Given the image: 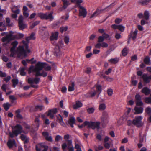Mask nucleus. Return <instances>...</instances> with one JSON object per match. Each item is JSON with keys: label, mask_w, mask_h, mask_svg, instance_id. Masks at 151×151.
Returning a JSON list of instances; mask_svg holds the SVG:
<instances>
[{"label": "nucleus", "mask_w": 151, "mask_h": 151, "mask_svg": "<svg viewBox=\"0 0 151 151\" xmlns=\"http://www.w3.org/2000/svg\"><path fill=\"white\" fill-rule=\"evenodd\" d=\"M58 35L59 33L58 32H56L54 33H52L50 37V40L52 41L57 40Z\"/></svg>", "instance_id": "aec40b11"}, {"label": "nucleus", "mask_w": 151, "mask_h": 151, "mask_svg": "<svg viewBox=\"0 0 151 151\" xmlns=\"http://www.w3.org/2000/svg\"><path fill=\"white\" fill-rule=\"evenodd\" d=\"M116 4L115 2H113L110 4L106 7L103 9H101L100 8H97L93 13L90 17V18H92L94 17L97 16L98 15L101 14V12L104 11L106 10L107 9H110L113 6Z\"/></svg>", "instance_id": "20e7f679"}, {"label": "nucleus", "mask_w": 151, "mask_h": 151, "mask_svg": "<svg viewBox=\"0 0 151 151\" xmlns=\"http://www.w3.org/2000/svg\"><path fill=\"white\" fill-rule=\"evenodd\" d=\"M53 14L52 12L50 13L46 12V20H49L50 21H52L54 19Z\"/></svg>", "instance_id": "a211bd4d"}, {"label": "nucleus", "mask_w": 151, "mask_h": 151, "mask_svg": "<svg viewBox=\"0 0 151 151\" xmlns=\"http://www.w3.org/2000/svg\"><path fill=\"white\" fill-rule=\"evenodd\" d=\"M111 27L114 29H117L121 32H123L125 29V27L122 25H116L113 24L111 25Z\"/></svg>", "instance_id": "ddd939ff"}, {"label": "nucleus", "mask_w": 151, "mask_h": 151, "mask_svg": "<svg viewBox=\"0 0 151 151\" xmlns=\"http://www.w3.org/2000/svg\"><path fill=\"white\" fill-rule=\"evenodd\" d=\"M142 117L141 116L135 117L132 121V124L138 128L142 127L143 124L142 122Z\"/></svg>", "instance_id": "39448f33"}, {"label": "nucleus", "mask_w": 151, "mask_h": 151, "mask_svg": "<svg viewBox=\"0 0 151 151\" xmlns=\"http://www.w3.org/2000/svg\"><path fill=\"white\" fill-rule=\"evenodd\" d=\"M11 35H7L6 37H3L1 40L2 42H6L7 43H8L12 40V39L11 38Z\"/></svg>", "instance_id": "4be33fe9"}, {"label": "nucleus", "mask_w": 151, "mask_h": 151, "mask_svg": "<svg viewBox=\"0 0 151 151\" xmlns=\"http://www.w3.org/2000/svg\"><path fill=\"white\" fill-rule=\"evenodd\" d=\"M79 8V15L80 16H82L83 17L85 18L86 17L87 12L86 9L83 7L82 6L78 7Z\"/></svg>", "instance_id": "9b49d317"}, {"label": "nucleus", "mask_w": 151, "mask_h": 151, "mask_svg": "<svg viewBox=\"0 0 151 151\" xmlns=\"http://www.w3.org/2000/svg\"><path fill=\"white\" fill-rule=\"evenodd\" d=\"M151 1V0H140L138 1L137 3L139 5L144 6L147 4Z\"/></svg>", "instance_id": "b1692460"}, {"label": "nucleus", "mask_w": 151, "mask_h": 151, "mask_svg": "<svg viewBox=\"0 0 151 151\" xmlns=\"http://www.w3.org/2000/svg\"><path fill=\"white\" fill-rule=\"evenodd\" d=\"M149 12L145 11L144 13L143 18L146 20H148L149 18Z\"/></svg>", "instance_id": "f704fd0d"}, {"label": "nucleus", "mask_w": 151, "mask_h": 151, "mask_svg": "<svg viewBox=\"0 0 151 151\" xmlns=\"http://www.w3.org/2000/svg\"><path fill=\"white\" fill-rule=\"evenodd\" d=\"M131 58L132 60L134 61L137 59V55H134L131 56Z\"/></svg>", "instance_id": "e2e57ef3"}, {"label": "nucleus", "mask_w": 151, "mask_h": 151, "mask_svg": "<svg viewBox=\"0 0 151 151\" xmlns=\"http://www.w3.org/2000/svg\"><path fill=\"white\" fill-rule=\"evenodd\" d=\"M25 70V67H23L20 68V74L21 76H24L26 75V73L24 71Z\"/></svg>", "instance_id": "79ce46f5"}, {"label": "nucleus", "mask_w": 151, "mask_h": 151, "mask_svg": "<svg viewBox=\"0 0 151 151\" xmlns=\"http://www.w3.org/2000/svg\"><path fill=\"white\" fill-rule=\"evenodd\" d=\"M37 16L40 17L42 19L46 20V13H39L37 14Z\"/></svg>", "instance_id": "473e14b6"}, {"label": "nucleus", "mask_w": 151, "mask_h": 151, "mask_svg": "<svg viewBox=\"0 0 151 151\" xmlns=\"http://www.w3.org/2000/svg\"><path fill=\"white\" fill-rule=\"evenodd\" d=\"M55 139V141L57 142L60 140H62L63 139V137L61 136L58 135L56 136Z\"/></svg>", "instance_id": "5fc2aeb1"}, {"label": "nucleus", "mask_w": 151, "mask_h": 151, "mask_svg": "<svg viewBox=\"0 0 151 151\" xmlns=\"http://www.w3.org/2000/svg\"><path fill=\"white\" fill-rule=\"evenodd\" d=\"M44 69L45 71H50L51 70V67L49 65H47L46 67L44 68Z\"/></svg>", "instance_id": "0e129e2a"}, {"label": "nucleus", "mask_w": 151, "mask_h": 151, "mask_svg": "<svg viewBox=\"0 0 151 151\" xmlns=\"http://www.w3.org/2000/svg\"><path fill=\"white\" fill-rule=\"evenodd\" d=\"M40 80V79L39 78H29L28 79L27 82L31 84V87L37 88H38V86L37 85H34L32 84L34 83L36 84H38L39 83Z\"/></svg>", "instance_id": "6e6552de"}, {"label": "nucleus", "mask_w": 151, "mask_h": 151, "mask_svg": "<svg viewBox=\"0 0 151 151\" xmlns=\"http://www.w3.org/2000/svg\"><path fill=\"white\" fill-rule=\"evenodd\" d=\"M107 92L108 95L109 96H111L113 93V90L111 88L108 89Z\"/></svg>", "instance_id": "864d4df0"}, {"label": "nucleus", "mask_w": 151, "mask_h": 151, "mask_svg": "<svg viewBox=\"0 0 151 151\" xmlns=\"http://www.w3.org/2000/svg\"><path fill=\"white\" fill-rule=\"evenodd\" d=\"M135 111V114H141L143 112V109L142 107H135L134 108Z\"/></svg>", "instance_id": "bb28decb"}, {"label": "nucleus", "mask_w": 151, "mask_h": 151, "mask_svg": "<svg viewBox=\"0 0 151 151\" xmlns=\"http://www.w3.org/2000/svg\"><path fill=\"white\" fill-rule=\"evenodd\" d=\"M68 123L71 127L73 128V124L76 123V119L75 118L73 117L70 118L68 121Z\"/></svg>", "instance_id": "5701e85b"}, {"label": "nucleus", "mask_w": 151, "mask_h": 151, "mask_svg": "<svg viewBox=\"0 0 151 151\" xmlns=\"http://www.w3.org/2000/svg\"><path fill=\"white\" fill-rule=\"evenodd\" d=\"M104 148L101 145H99L98 147L95 149L96 151H99L103 149Z\"/></svg>", "instance_id": "13d9d810"}, {"label": "nucleus", "mask_w": 151, "mask_h": 151, "mask_svg": "<svg viewBox=\"0 0 151 151\" xmlns=\"http://www.w3.org/2000/svg\"><path fill=\"white\" fill-rule=\"evenodd\" d=\"M12 86L14 88L19 83V80L17 79H13L12 80Z\"/></svg>", "instance_id": "ea45409f"}, {"label": "nucleus", "mask_w": 151, "mask_h": 151, "mask_svg": "<svg viewBox=\"0 0 151 151\" xmlns=\"http://www.w3.org/2000/svg\"><path fill=\"white\" fill-rule=\"evenodd\" d=\"M141 78L143 79L144 83L145 84L148 83L150 82V81L147 74L144 73L142 76Z\"/></svg>", "instance_id": "dca6fc26"}, {"label": "nucleus", "mask_w": 151, "mask_h": 151, "mask_svg": "<svg viewBox=\"0 0 151 151\" xmlns=\"http://www.w3.org/2000/svg\"><path fill=\"white\" fill-rule=\"evenodd\" d=\"M68 29L67 27H60V30L61 33H62L66 31Z\"/></svg>", "instance_id": "8fccbe9b"}, {"label": "nucleus", "mask_w": 151, "mask_h": 151, "mask_svg": "<svg viewBox=\"0 0 151 151\" xmlns=\"http://www.w3.org/2000/svg\"><path fill=\"white\" fill-rule=\"evenodd\" d=\"M63 4V6L62 8L59 9L60 11L62 10V9H65L67 8V6L69 5V3L67 0H62Z\"/></svg>", "instance_id": "7c9ffc66"}, {"label": "nucleus", "mask_w": 151, "mask_h": 151, "mask_svg": "<svg viewBox=\"0 0 151 151\" xmlns=\"http://www.w3.org/2000/svg\"><path fill=\"white\" fill-rule=\"evenodd\" d=\"M83 2L82 0H76V4L75 5V7H79L81 6V4Z\"/></svg>", "instance_id": "37998d69"}, {"label": "nucleus", "mask_w": 151, "mask_h": 151, "mask_svg": "<svg viewBox=\"0 0 151 151\" xmlns=\"http://www.w3.org/2000/svg\"><path fill=\"white\" fill-rule=\"evenodd\" d=\"M100 123L99 122H89L86 121L82 124L78 125V127L79 128H81L86 126H88V128H91L94 130L96 128L98 129L100 128Z\"/></svg>", "instance_id": "7ed1b4c3"}, {"label": "nucleus", "mask_w": 151, "mask_h": 151, "mask_svg": "<svg viewBox=\"0 0 151 151\" xmlns=\"http://www.w3.org/2000/svg\"><path fill=\"white\" fill-rule=\"evenodd\" d=\"M119 59L117 58H111L108 60V61L109 62L113 64H116L119 61Z\"/></svg>", "instance_id": "2f4dec72"}, {"label": "nucleus", "mask_w": 151, "mask_h": 151, "mask_svg": "<svg viewBox=\"0 0 151 151\" xmlns=\"http://www.w3.org/2000/svg\"><path fill=\"white\" fill-rule=\"evenodd\" d=\"M13 133L17 135L21 134L22 133H24V131L23 129L22 126L19 124H17L13 128Z\"/></svg>", "instance_id": "0eeeda50"}, {"label": "nucleus", "mask_w": 151, "mask_h": 151, "mask_svg": "<svg viewBox=\"0 0 151 151\" xmlns=\"http://www.w3.org/2000/svg\"><path fill=\"white\" fill-rule=\"evenodd\" d=\"M74 83L73 82L69 84L68 88V90L69 91H72L74 90Z\"/></svg>", "instance_id": "e433bc0d"}, {"label": "nucleus", "mask_w": 151, "mask_h": 151, "mask_svg": "<svg viewBox=\"0 0 151 151\" xmlns=\"http://www.w3.org/2000/svg\"><path fill=\"white\" fill-rule=\"evenodd\" d=\"M22 43L23 45L20 46L19 47L18 51L20 55L26 57L27 55V52L29 53L30 52V50L28 49L29 45H28L27 43L26 42V41L24 40L22 41Z\"/></svg>", "instance_id": "f03ea898"}, {"label": "nucleus", "mask_w": 151, "mask_h": 151, "mask_svg": "<svg viewBox=\"0 0 151 151\" xmlns=\"http://www.w3.org/2000/svg\"><path fill=\"white\" fill-rule=\"evenodd\" d=\"M47 65V63H46L38 62L37 63L35 67L32 65L29 67L28 73L30 74L32 72L37 73L38 71H40Z\"/></svg>", "instance_id": "f257e3e1"}, {"label": "nucleus", "mask_w": 151, "mask_h": 151, "mask_svg": "<svg viewBox=\"0 0 151 151\" xmlns=\"http://www.w3.org/2000/svg\"><path fill=\"white\" fill-rule=\"evenodd\" d=\"M24 18L22 15L19 16L18 18V26L21 30H23L27 27L26 24L24 23Z\"/></svg>", "instance_id": "1a4fd4ad"}, {"label": "nucleus", "mask_w": 151, "mask_h": 151, "mask_svg": "<svg viewBox=\"0 0 151 151\" xmlns=\"http://www.w3.org/2000/svg\"><path fill=\"white\" fill-rule=\"evenodd\" d=\"M40 22V21H36L32 23V25L30 26V28L31 29L33 28L35 26L37 25Z\"/></svg>", "instance_id": "de8ad7c7"}, {"label": "nucleus", "mask_w": 151, "mask_h": 151, "mask_svg": "<svg viewBox=\"0 0 151 151\" xmlns=\"http://www.w3.org/2000/svg\"><path fill=\"white\" fill-rule=\"evenodd\" d=\"M64 42L66 44H68L69 42V38L68 36H66L64 38Z\"/></svg>", "instance_id": "bf43d9fd"}, {"label": "nucleus", "mask_w": 151, "mask_h": 151, "mask_svg": "<svg viewBox=\"0 0 151 151\" xmlns=\"http://www.w3.org/2000/svg\"><path fill=\"white\" fill-rule=\"evenodd\" d=\"M54 55L57 56H58L60 54V52L59 47L58 45H56L54 49Z\"/></svg>", "instance_id": "a878e982"}, {"label": "nucleus", "mask_w": 151, "mask_h": 151, "mask_svg": "<svg viewBox=\"0 0 151 151\" xmlns=\"http://www.w3.org/2000/svg\"><path fill=\"white\" fill-rule=\"evenodd\" d=\"M7 145L9 149L12 148L13 146H16V142L15 140H9L7 143Z\"/></svg>", "instance_id": "f3484780"}, {"label": "nucleus", "mask_w": 151, "mask_h": 151, "mask_svg": "<svg viewBox=\"0 0 151 151\" xmlns=\"http://www.w3.org/2000/svg\"><path fill=\"white\" fill-rule=\"evenodd\" d=\"M48 147L45 143H41L39 144L38 145H36L35 147L36 151H47Z\"/></svg>", "instance_id": "9d476101"}, {"label": "nucleus", "mask_w": 151, "mask_h": 151, "mask_svg": "<svg viewBox=\"0 0 151 151\" xmlns=\"http://www.w3.org/2000/svg\"><path fill=\"white\" fill-rule=\"evenodd\" d=\"M105 109L106 106L104 103L100 104L99 106V109L100 110H103Z\"/></svg>", "instance_id": "49530a36"}, {"label": "nucleus", "mask_w": 151, "mask_h": 151, "mask_svg": "<svg viewBox=\"0 0 151 151\" xmlns=\"http://www.w3.org/2000/svg\"><path fill=\"white\" fill-rule=\"evenodd\" d=\"M144 62L145 64L147 65H150L151 64L150 58L148 56H146L144 58Z\"/></svg>", "instance_id": "72a5a7b5"}, {"label": "nucleus", "mask_w": 151, "mask_h": 151, "mask_svg": "<svg viewBox=\"0 0 151 151\" xmlns=\"http://www.w3.org/2000/svg\"><path fill=\"white\" fill-rule=\"evenodd\" d=\"M59 117H57V119L58 120L59 123L63 127H65L66 125L65 123L63 121V119L62 117L60 114H59Z\"/></svg>", "instance_id": "393cba45"}, {"label": "nucleus", "mask_w": 151, "mask_h": 151, "mask_svg": "<svg viewBox=\"0 0 151 151\" xmlns=\"http://www.w3.org/2000/svg\"><path fill=\"white\" fill-rule=\"evenodd\" d=\"M145 112L148 114H149L151 113V109L150 107H147L145 109Z\"/></svg>", "instance_id": "338daca9"}, {"label": "nucleus", "mask_w": 151, "mask_h": 151, "mask_svg": "<svg viewBox=\"0 0 151 151\" xmlns=\"http://www.w3.org/2000/svg\"><path fill=\"white\" fill-rule=\"evenodd\" d=\"M102 36L104 37V39H106L110 40V39L109 35L106 33H104L102 35Z\"/></svg>", "instance_id": "4d7b16f0"}, {"label": "nucleus", "mask_w": 151, "mask_h": 151, "mask_svg": "<svg viewBox=\"0 0 151 151\" xmlns=\"http://www.w3.org/2000/svg\"><path fill=\"white\" fill-rule=\"evenodd\" d=\"M145 102L148 104H151V97H146L145 99Z\"/></svg>", "instance_id": "3c124183"}, {"label": "nucleus", "mask_w": 151, "mask_h": 151, "mask_svg": "<svg viewBox=\"0 0 151 151\" xmlns=\"http://www.w3.org/2000/svg\"><path fill=\"white\" fill-rule=\"evenodd\" d=\"M42 134L47 141L50 142H52L53 139L51 136H49V133L48 132H42Z\"/></svg>", "instance_id": "f8f14e48"}, {"label": "nucleus", "mask_w": 151, "mask_h": 151, "mask_svg": "<svg viewBox=\"0 0 151 151\" xmlns=\"http://www.w3.org/2000/svg\"><path fill=\"white\" fill-rule=\"evenodd\" d=\"M127 48H124L122 51V54L123 56H125L127 54Z\"/></svg>", "instance_id": "6e6d98bb"}, {"label": "nucleus", "mask_w": 151, "mask_h": 151, "mask_svg": "<svg viewBox=\"0 0 151 151\" xmlns=\"http://www.w3.org/2000/svg\"><path fill=\"white\" fill-rule=\"evenodd\" d=\"M40 71H38L36 73L35 76H42L43 77H46L47 75V72L43 71L42 73H40Z\"/></svg>", "instance_id": "cd10ccee"}, {"label": "nucleus", "mask_w": 151, "mask_h": 151, "mask_svg": "<svg viewBox=\"0 0 151 151\" xmlns=\"http://www.w3.org/2000/svg\"><path fill=\"white\" fill-rule=\"evenodd\" d=\"M96 90H94L93 92L91 91L88 93L89 97H93L95 96L96 93H98V96L100 94L102 91L101 86L100 85H95Z\"/></svg>", "instance_id": "423d86ee"}, {"label": "nucleus", "mask_w": 151, "mask_h": 151, "mask_svg": "<svg viewBox=\"0 0 151 151\" xmlns=\"http://www.w3.org/2000/svg\"><path fill=\"white\" fill-rule=\"evenodd\" d=\"M24 36V35L22 33H18L16 35H14L13 37V40L15 39H21L23 38Z\"/></svg>", "instance_id": "c756f323"}, {"label": "nucleus", "mask_w": 151, "mask_h": 151, "mask_svg": "<svg viewBox=\"0 0 151 151\" xmlns=\"http://www.w3.org/2000/svg\"><path fill=\"white\" fill-rule=\"evenodd\" d=\"M44 107L43 105H37L35 106V111H37L38 110L41 111L44 109Z\"/></svg>", "instance_id": "58836bf2"}, {"label": "nucleus", "mask_w": 151, "mask_h": 151, "mask_svg": "<svg viewBox=\"0 0 151 151\" xmlns=\"http://www.w3.org/2000/svg\"><path fill=\"white\" fill-rule=\"evenodd\" d=\"M135 98L136 101L142 100L141 97L139 94H136L135 96Z\"/></svg>", "instance_id": "052dcab7"}, {"label": "nucleus", "mask_w": 151, "mask_h": 151, "mask_svg": "<svg viewBox=\"0 0 151 151\" xmlns=\"http://www.w3.org/2000/svg\"><path fill=\"white\" fill-rule=\"evenodd\" d=\"M138 31L137 29L135 30L133 33L132 31L131 32L130 34L129 35L128 37H129V39L131 38H132L133 40H134L136 38L137 36V34Z\"/></svg>", "instance_id": "6ab92c4d"}, {"label": "nucleus", "mask_w": 151, "mask_h": 151, "mask_svg": "<svg viewBox=\"0 0 151 151\" xmlns=\"http://www.w3.org/2000/svg\"><path fill=\"white\" fill-rule=\"evenodd\" d=\"M20 111L18 109L16 111V117L17 118L19 119H22V115L20 114Z\"/></svg>", "instance_id": "a18cd8bd"}, {"label": "nucleus", "mask_w": 151, "mask_h": 151, "mask_svg": "<svg viewBox=\"0 0 151 151\" xmlns=\"http://www.w3.org/2000/svg\"><path fill=\"white\" fill-rule=\"evenodd\" d=\"M82 104L79 101H76L75 105L73 106V107L75 109H77L78 108L82 106Z\"/></svg>", "instance_id": "c9c22d12"}, {"label": "nucleus", "mask_w": 151, "mask_h": 151, "mask_svg": "<svg viewBox=\"0 0 151 151\" xmlns=\"http://www.w3.org/2000/svg\"><path fill=\"white\" fill-rule=\"evenodd\" d=\"M18 44V42L16 41H15L12 43L11 45L12 47L10 48V52H16L15 48Z\"/></svg>", "instance_id": "412c9836"}, {"label": "nucleus", "mask_w": 151, "mask_h": 151, "mask_svg": "<svg viewBox=\"0 0 151 151\" xmlns=\"http://www.w3.org/2000/svg\"><path fill=\"white\" fill-rule=\"evenodd\" d=\"M6 87L7 85L6 84H4L2 85L1 87V89L3 91H4L6 92Z\"/></svg>", "instance_id": "69168bd1"}, {"label": "nucleus", "mask_w": 151, "mask_h": 151, "mask_svg": "<svg viewBox=\"0 0 151 151\" xmlns=\"http://www.w3.org/2000/svg\"><path fill=\"white\" fill-rule=\"evenodd\" d=\"M39 117L36 116L35 119V121L36 124V127L38 129L40 125V120L39 118Z\"/></svg>", "instance_id": "a19ab883"}, {"label": "nucleus", "mask_w": 151, "mask_h": 151, "mask_svg": "<svg viewBox=\"0 0 151 151\" xmlns=\"http://www.w3.org/2000/svg\"><path fill=\"white\" fill-rule=\"evenodd\" d=\"M11 104L7 102L3 104V106L6 111H7L11 106Z\"/></svg>", "instance_id": "4c0bfd02"}, {"label": "nucleus", "mask_w": 151, "mask_h": 151, "mask_svg": "<svg viewBox=\"0 0 151 151\" xmlns=\"http://www.w3.org/2000/svg\"><path fill=\"white\" fill-rule=\"evenodd\" d=\"M60 26V22L59 21L54 22L52 24V27L55 28L59 27Z\"/></svg>", "instance_id": "c03bdc74"}, {"label": "nucleus", "mask_w": 151, "mask_h": 151, "mask_svg": "<svg viewBox=\"0 0 151 151\" xmlns=\"http://www.w3.org/2000/svg\"><path fill=\"white\" fill-rule=\"evenodd\" d=\"M141 92L146 95H148L150 94V90L147 87H145L142 90Z\"/></svg>", "instance_id": "c85d7f7f"}, {"label": "nucleus", "mask_w": 151, "mask_h": 151, "mask_svg": "<svg viewBox=\"0 0 151 151\" xmlns=\"http://www.w3.org/2000/svg\"><path fill=\"white\" fill-rule=\"evenodd\" d=\"M104 37L102 36H99L98 37V42H99L100 43H101V42H104L103 41H104Z\"/></svg>", "instance_id": "603ef678"}, {"label": "nucleus", "mask_w": 151, "mask_h": 151, "mask_svg": "<svg viewBox=\"0 0 151 151\" xmlns=\"http://www.w3.org/2000/svg\"><path fill=\"white\" fill-rule=\"evenodd\" d=\"M108 115L106 113H104L101 118V123L105 124L108 122Z\"/></svg>", "instance_id": "4468645a"}, {"label": "nucleus", "mask_w": 151, "mask_h": 151, "mask_svg": "<svg viewBox=\"0 0 151 151\" xmlns=\"http://www.w3.org/2000/svg\"><path fill=\"white\" fill-rule=\"evenodd\" d=\"M101 47L103 48H106L108 47V44L104 42H103L101 43Z\"/></svg>", "instance_id": "774afa93"}, {"label": "nucleus", "mask_w": 151, "mask_h": 151, "mask_svg": "<svg viewBox=\"0 0 151 151\" xmlns=\"http://www.w3.org/2000/svg\"><path fill=\"white\" fill-rule=\"evenodd\" d=\"M57 111V109L56 108L52 109H50L48 111L47 116H49L51 118L53 119L54 117L53 114L56 113Z\"/></svg>", "instance_id": "2eb2a0df"}, {"label": "nucleus", "mask_w": 151, "mask_h": 151, "mask_svg": "<svg viewBox=\"0 0 151 151\" xmlns=\"http://www.w3.org/2000/svg\"><path fill=\"white\" fill-rule=\"evenodd\" d=\"M136 105L137 106H141L143 105V103L142 101L141 100L136 101Z\"/></svg>", "instance_id": "680f3d73"}, {"label": "nucleus", "mask_w": 151, "mask_h": 151, "mask_svg": "<svg viewBox=\"0 0 151 151\" xmlns=\"http://www.w3.org/2000/svg\"><path fill=\"white\" fill-rule=\"evenodd\" d=\"M94 110L95 109L93 107L89 108L87 109V111L89 114L93 113Z\"/></svg>", "instance_id": "09e8293b"}]
</instances>
